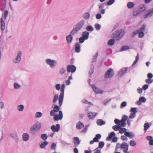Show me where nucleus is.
Masks as SVG:
<instances>
[{
	"instance_id": "f257e3e1",
	"label": "nucleus",
	"mask_w": 153,
	"mask_h": 153,
	"mask_svg": "<svg viewBox=\"0 0 153 153\" xmlns=\"http://www.w3.org/2000/svg\"><path fill=\"white\" fill-rule=\"evenodd\" d=\"M85 21L83 20H82L79 22L74 26L73 29L70 32V34L72 36L77 33L82 27Z\"/></svg>"
},
{
	"instance_id": "f03ea898",
	"label": "nucleus",
	"mask_w": 153,
	"mask_h": 153,
	"mask_svg": "<svg viewBox=\"0 0 153 153\" xmlns=\"http://www.w3.org/2000/svg\"><path fill=\"white\" fill-rule=\"evenodd\" d=\"M125 31L123 30L120 29L114 31L112 35V37L115 40L120 39L124 35Z\"/></svg>"
},
{
	"instance_id": "7ed1b4c3",
	"label": "nucleus",
	"mask_w": 153,
	"mask_h": 153,
	"mask_svg": "<svg viewBox=\"0 0 153 153\" xmlns=\"http://www.w3.org/2000/svg\"><path fill=\"white\" fill-rule=\"evenodd\" d=\"M41 127V124L40 123L38 122H36L31 126L29 131L30 133L32 135L35 134Z\"/></svg>"
},
{
	"instance_id": "20e7f679",
	"label": "nucleus",
	"mask_w": 153,
	"mask_h": 153,
	"mask_svg": "<svg viewBox=\"0 0 153 153\" xmlns=\"http://www.w3.org/2000/svg\"><path fill=\"white\" fill-rule=\"evenodd\" d=\"M65 88V85L63 84L61 85L60 88L61 93L59 96V105L60 106L62 105L63 100Z\"/></svg>"
},
{
	"instance_id": "39448f33",
	"label": "nucleus",
	"mask_w": 153,
	"mask_h": 153,
	"mask_svg": "<svg viewBox=\"0 0 153 153\" xmlns=\"http://www.w3.org/2000/svg\"><path fill=\"white\" fill-rule=\"evenodd\" d=\"M46 63L49 65L50 67L51 68H53L56 65V62L53 59H47L45 60Z\"/></svg>"
},
{
	"instance_id": "423d86ee",
	"label": "nucleus",
	"mask_w": 153,
	"mask_h": 153,
	"mask_svg": "<svg viewBox=\"0 0 153 153\" xmlns=\"http://www.w3.org/2000/svg\"><path fill=\"white\" fill-rule=\"evenodd\" d=\"M91 79H89L88 82L89 85L91 86V87L94 91L96 94H102L103 91L98 88L94 85H91L90 84Z\"/></svg>"
},
{
	"instance_id": "0eeeda50",
	"label": "nucleus",
	"mask_w": 153,
	"mask_h": 153,
	"mask_svg": "<svg viewBox=\"0 0 153 153\" xmlns=\"http://www.w3.org/2000/svg\"><path fill=\"white\" fill-rule=\"evenodd\" d=\"M114 74L113 70L112 68H111L106 72L105 75V78H110L113 76Z\"/></svg>"
},
{
	"instance_id": "6e6552de",
	"label": "nucleus",
	"mask_w": 153,
	"mask_h": 153,
	"mask_svg": "<svg viewBox=\"0 0 153 153\" xmlns=\"http://www.w3.org/2000/svg\"><path fill=\"white\" fill-rule=\"evenodd\" d=\"M76 68L73 65H68L67 66V71L68 72H71L72 73H74L76 71Z\"/></svg>"
},
{
	"instance_id": "1a4fd4ad",
	"label": "nucleus",
	"mask_w": 153,
	"mask_h": 153,
	"mask_svg": "<svg viewBox=\"0 0 153 153\" xmlns=\"http://www.w3.org/2000/svg\"><path fill=\"white\" fill-rule=\"evenodd\" d=\"M22 56V52L21 51H19L18 52L17 54V55L16 58L14 59L13 61L14 63H18L20 61L21 59Z\"/></svg>"
},
{
	"instance_id": "9d476101",
	"label": "nucleus",
	"mask_w": 153,
	"mask_h": 153,
	"mask_svg": "<svg viewBox=\"0 0 153 153\" xmlns=\"http://www.w3.org/2000/svg\"><path fill=\"white\" fill-rule=\"evenodd\" d=\"M59 109V107L58 105H56L53 107V109L50 111V114L51 116H53L55 114V112H58Z\"/></svg>"
},
{
	"instance_id": "9b49d317",
	"label": "nucleus",
	"mask_w": 153,
	"mask_h": 153,
	"mask_svg": "<svg viewBox=\"0 0 153 153\" xmlns=\"http://www.w3.org/2000/svg\"><path fill=\"white\" fill-rule=\"evenodd\" d=\"M98 114V113H95L94 112L88 111L87 116L90 119H93Z\"/></svg>"
},
{
	"instance_id": "f8f14e48",
	"label": "nucleus",
	"mask_w": 153,
	"mask_h": 153,
	"mask_svg": "<svg viewBox=\"0 0 153 153\" xmlns=\"http://www.w3.org/2000/svg\"><path fill=\"white\" fill-rule=\"evenodd\" d=\"M51 130L53 132H58L60 128V126L59 124H57L56 126L54 125H52L51 127Z\"/></svg>"
},
{
	"instance_id": "ddd939ff",
	"label": "nucleus",
	"mask_w": 153,
	"mask_h": 153,
	"mask_svg": "<svg viewBox=\"0 0 153 153\" xmlns=\"http://www.w3.org/2000/svg\"><path fill=\"white\" fill-rule=\"evenodd\" d=\"M127 70V68H123L117 74L118 76L121 77L126 72Z\"/></svg>"
},
{
	"instance_id": "4468645a",
	"label": "nucleus",
	"mask_w": 153,
	"mask_h": 153,
	"mask_svg": "<svg viewBox=\"0 0 153 153\" xmlns=\"http://www.w3.org/2000/svg\"><path fill=\"white\" fill-rule=\"evenodd\" d=\"M10 136L15 140L16 143L18 142L19 140V138L18 137L17 133H12L10 134Z\"/></svg>"
},
{
	"instance_id": "2eb2a0df",
	"label": "nucleus",
	"mask_w": 153,
	"mask_h": 153,
	"mask_svg": "<svg viewBox=\"0 0 153 153\" xmlns=\"http://www.w3.org/2000/svg\"><path fill=\"white\" fill-rule=\"evenodd\" d=\"M73 142L74 143V146L76 147L80 144V140H79L78 137H75L74 138Z\"/></svg>"
},
{
	"instance_id": "dca6fc26",
	"label": "nucleus",
	"mask_w": 153,
	"mask_h": 153,
	"mask_svg": "<svg viewBox=\"0 0 153 153\" xmlns=\"http://www.w3.org/2000/svg\"><path fill=\"white\" fill-rule=\"evenodd\" d=\"M80 44L78 42L76 43L75 45V51L76 52L79 53L80 52Z\"/></svg>"
},
{
	"instance_id": "f3484780",
	"label": "nucleus",
	"mask_w": 153,
	"mask_h": 153,
	"mask_svg": "<svg viewBox=\"0 0 153 153\" xmlns=\"http://www.w3.org/2000/svg\"><path fill=\"white\" fill-rule=\"evenodd\" d=\"M1 20L0 25L1 30V31L2 35L3 34V31L4 30L5 28V23L4 20Z\"/></svg>"
},
{
	"instance_id": "a211bd4d",
	"label": "nucleus",
	"mask_w": 153,
	"mask_h": 153,
	"mask_svg": "<svg viewBox=\"0 0 153 153\" xmlns=\"http://www.w3.org/2000/svg\"><path fill=\"white\" fill-rule=\"evenodd\" d=\"M125 135L130 138H132L135 136L134 134L132 132L127 131L125 133Z\"/></svg>"
},
{
	"instance_id": "6ab92c4d",
	"label": "nucleus",
	"mask_w": 153,
	"mask_h": 153,
	"mask_svg": "<svg viewBox=\"0 0 153 153\" xmlns=\"http://www.w3.org/2000/svg\"><path fill=\"white\" fill-rule=\"evenodd\" d=\"M153 14V8L150 9L146 14L145 18H148L151 16Z\"/></svg>"
},
{
	"instance_id": "aec40b11",
	"label": "nucleus",
	"mask_w": 153,
	"mask_h": 153,
	"mask_svg": "<svg viewBox=\"0 0 153 153\" xmlns=\"http://www.w3.org/2000/svg\"><path fill=\"white\" fill-rule=\"evenodd\" d=\"M29 136L27 133H24L22 135V140L24 141H27L29 138Z\"/></svg>"
},
{
	"instance_id": "412c9836",
	"label": "nucleus",
	"mask_w": 153,
	"mask_h": 153,
	"mask_svg": "<svg viewBox=\"0 0 153 153\" xmlns=\"http://www.w3.org/2000/svg\"><path fill=\"white\" fill-rule=\"evenodd\" d=\"M89 33L87 31H84L82 34V37L85 38V39H88L89 37Z\"/></svg>"
},
{
	"instance_id": "4be33fe9",
	"label": "nucleus",
	"mask_w": 153,
	"mask_h": 153,
	"mask_svg": "<svg viewBox=\"0 0 153 153\" xmlns=\"http://www.w3.org/2000/svg\"><path fill=\"white\" fill-rule=\"evenodd\" d=\"M84 127L83 123L80 121H79L76 124V127L77 129H80Z\"/></svg>"
},
{
	"instance_id": "5701e85b",
	"label": "nucleus",
	"mask_w": 153,
	"mask_h": 153,
	"mask_svg": "<svg viewBox=\"0 0 153 153\" xmlns=\"http://www.w3.org/2000/svg\"><path fill=\"white\" fill-rule=\"evenodd\" d=\"M66 40L68 43L71 42L73 39V37L71 34H69L66 37Z\"/></svg>"
},
{
	"instance_id": "b1692460",
	"label": "nucleus",
	"mask_w": 153,
	"mask_h": 153,
	"mask_svg": "<svg viewBox=\"0 0 153 153\" xmlns=\"http://www.w3.org/2000/svg\"><path fill=\"white\" fill-rule=\"evenodd\" d=\"M97 125L99 126H102L105 124V122L102 119H98L97 121Z\"/></svg>"
},
{
	"instance_id": "393cba45",
	"label": "nucleus",
	"mask_w": 153,
	"mask_h": 153,
	"mask_svg": "<svg viewBox=\"0 0 153 153\" xmlns=\"http://www.w3.org/2000/svg\"><path fill=\"white\" fill-rule=\"evenodd\" d=\"M101 137V135L100 134H97L95 135V136L93 138L95 141V142H99V140L100 139Z\"/></svg>"
},
{
	"instance_id": "a878e982",
	"label": "nucleus",
	"mask_w": 153,
	"mask_h": 153,
	"mask_svg": "<svg viewBox=\"0 0 153 153\" xmlns=\"http://www.w3.org/2000/svg\"><path fill=\"white\" fill-rule=\"evenodd\" d=\"M152 124L150 123L149 124L147 122L146 123H145L144 126V131L145 132H146L147 130L150 127L151 125Z\"/></svg>"
},
{
	"instance_id": "bb28decb",
	"label": "nucleus",
	"mask_w": 153,
	"mask_h": 153,
	"mask_svg": "<svg viewBox=\"0 0 153 153\" xmlns=\"http://www.w3.org/2000/svg\"><path fill=\"white\" fill-rule=\"evenodd\" d=\"M145 10L146 7H145V5L143 4H141L139 6V8L138 9V10L140 11V13L144 11Z\"/></svg>"
},
{
	"instance_id": "cd10ccee",
	"label": "nucleus",
	"mask_w": 153,
	"mask_h": 153,
	"mask_svg": "<svg viewBox=\"0 0 153 153\" xmlns=\"http://www.w3.org/2000/svg\"><path fill=\"white\" fill-rule=\"evenodd\" d=\"M48 142L47 141H44L40 145V147L41 149L44 148L48 145Z\"/></svg>"
},
{
	"instance_id": "c85d7f7f",
	"label": "nucleus",
	"mask_w": 153,
	"mask_h": 153,
	"mask_svg": "<svg viewBox=\"0 0 153 153\" xmlns=\"http://www.w3.org/2000/svg\"><path fill=\"white\" fill-rule=\"evenodd\" d=\"M115 40L114 39H111L109 40L107 43L108 45L110 46L113 45L114 43Z\"/></svg>"
},
{
	"instance_id": "c756f323",
	"label": "nucleus",
	"mask_w": 153,
	"mask_h": 153,
	"mask_svg": "<svg viewBox=\"0 0 153 153\" xmlns=\"http://www.w3.org/2000/svg\"><path fill=\"white\" fill-rule=\"evenodd\" d=\"M127 6L129 8H131L134 7V4L133 2H129L127 3Z\"/></svg>"
},
{
	"instance_id": "7c9ffc66",
	"label": "nucleus",
	"mask_w": 153,
	"mask_h": 153,
	"mask_svg": "<svg viewBox=\"0 0 153 153\" xmlns=\"http://www.w3.org/2000/svg\"><path fill=\"white\" fill-rule=\"evenodd\" d=\"M59 99V97H58V94H56L54 96L53 98V102L54 103L56 102Z\"/></svg>"
},
{
	"instance_id": "2f4dec72",
	"label": "nucleus",
	"mask_w": 153,
	"mask_h": 153,
	"mask_svg": "<svg viewBox=\"0 0 153 153\" xmlns=\"http://www.w3.org/2000/svg\"><path fill=\"white\" fill-rule=\"evenodd\" d=\"M24 106L22 104L18 105L17 106V108L18 111H22L24 110Z\"/></svg>"
},
{
	"instance_id": "473e14b6",
	"label": "nucleus",
	"mask_w": 153,
	"mask_h": 153,
	"mask_svg": "<svg viewBox=\"0 0 153 153\" xmlns=\"http://www.w3.org/2000/svg\"><path fill=\"white\" fill-rule=\"evenodd\" d=\"M90 16V13L88 12L85 13L83 15V17L85 19H87Z\"/></svg>"
},
{
	"instance_id": "72a5a7b5",
	"label": "nucleus",
	"mask_w": 153,
	"mask_h": 153,
	"mask_svg": "<svg viewBox=\"0 0 153 153\" xmlns=\"http://www.w3.org/2000/svg\"><path fill=\"white\" fill-rule=\"evenodd\" d=\"M129 49V47L127 45H125L123 46L120 49V51H125L128 50Z\"/></svg>"
},
{
	"instance_id": "f704fd0d",
	"label": "nucleus",
	"mask_w": 153,
	"mask_h": 153,
	"mask_svg": "<svg viewBox=\"0 0 153 153\" xmlns=\"http://www.w3.org/2000/svg\"><path fill=\"white\" fill-rule=\"evenodd\" d=\"M126 130V129L125 128H122V127H121V128L119 129V132L120 134H123V133H125L126 132H127Z\"/></svg>"
},
{
	"instance_id": "c9c22d12",
	"label": "nucleus",
	"mask_w": 153,
	"mask_h": 153,
	"mask_svg": "<svg viewBox=\"0 0 153 153\" xmlns=\"http://www.w3.org/2000/svg\"><path fill=\"white\" fill-rule=\"evenodd\" d=\"M112 128L114 131H117L121 128V126L119 125H115L113 126Z\"/></svg>"
},
{
	"instance_id": "e433bc0d",
	"label": "nucleus",
	"mask_w": 153,
	"mask_h": 153,
	"mask_svg": "<svg viewBox=\"0 0 153 153\" xmlns=\"http://www.w3.org/2000/svg\"><path fill=\"white\" fill-rule=\"evenodd\" d=\"M98 56V53L97 52L96 53V54L95 55L93 56V58L92 60V62L94 63L95 61L97 59V57Z\"/></svg>"
},
{
	"instance_id": "4c0bfd02",
	"label": "nucleus",
	"mask_w": 153,
	"mask_h": 153,
	"mask_svg": "<svg viewBox=\"0 0 153 153\" xmlns=\"http://www.w3.org/2000/svg\"><path fill=\"white\" fill-rule=\"evenodd\" d=\"M130 111L133 113V114H136V113L137 112V108H132L130 110Z\"/></svg>"
},
{
	"instance_id": "58836bf2",
	"label": "nucleus",
	"mask_w": 153,
	"mask_h": 153,
	"mask_svg": "<svg viewBox=\"0 0 153 153\" xmlns=\"http://www.w3.org/2000/svg\"><path fill=\"white\" fill-rule=\"evenodd\" d=\"M82 102L83 103L88 104L91 105H93V104L92 103H91V102H88V101H87V100L85 99L82 100Z\"/></svg>"
},
{
	"instance_id": "ea45409f",
	"label": "nucleus",
	"mask_w": 153,
	"mask_h": 153,
	"mask_svg": "<svg viewBox=\"0 0 153 153\" xmlns=\"http://www.w3.org/2000/svg\"><path fill=\"white\" fill-rule=\"evenodd\" d=\"M53 116H54L53 117V120L55 121H57L59 120H60V116L58 114H55Z\"/></svg>"
},
{
	"instance_id": "a19ab883",
	"label": "nucleus",
	"mask_w": 153,
	"mask_h": 153,
	"mask_svg": "<svg viewBox=\"0 0 153 153\" xmlns=\"http://www.w3.org/2000/svg\"><path fill=\"white\" fill-rule=\"evenodd\" d=\"M94 27L96 30H99L101 28V26L100 24L97 23L95 25Z\"/></svg>"
},
{
	"instance_id": "79ce46f5",
	"label": "nucleus",
	"mask_w": 153,
	"mask_h": 153,
	"mask_svg": "<svg viewBox=\"0 0 153 153\" xmlns=\"http://www.w3.org/2000/svg\"><path fill=\"white\" fill-rule=\"evenodd\" d=\"M126 125V122L121 120H120V124H119V125L121 127H125Z\"/></svg>"
},
{
	"instance_id": "37998d69",
	"label": "nucleus",
	"mask_w": 153,
	"mask_h": 153,
	"mask_svg": "<svg viewBox=\"0 0 153 153\" xmlns=\"http://www.w3.org/2000/svg\"><path fill=\"white\" fill-rule=\"evenodd\" d=\"M105 143L103 141L99 142V143L98 148L102 149L104 146Z\"/></svg>"
},
{
	"instance_id": "c03bdc74",
	"label": "nucleus",
	"mask_w": 153,
	"mask_h": 153,
	"mask_svg": "<svg viewBox=\"0 0 153 153\" xmlns=\"http://www.w3.org/2000/svg\"><path fill=\"white\" fill-rule=\"evenodd\" d=\"M94 65H93L92 64L91 68H90V71L89 72V74H90V75L91 76V75L94 72ZM91 77V76H90Z\"/></svg>"
},
{
	"instance_id": "a18cd8bd",
	"label": "nucleus",
	"mask_w": 153,
	"mask_h": 153,
	"mask_svg": "<svg viewBox=\"0 0 153 153\" xmlns=\"http://www.w3.org/2000/svg\"><path fill=\"white\" fill-rule=\"evenodd\" d=\"M42 114L40 112H37L36 113L35 115V118H39L42 116Z\"/></svg>"
},
{
	"instance_id": "49530a36",
	"label": "nucleus",
	"mask_w": 153,
	"mask_h": 153,
	"mask_svg": "<svg viewBox=\"0 0 153 153\" xmlns=\"http://www.w3.org/2000/svg\"><path fill=\"white\" fill-rule=\"evenodd\" d=\"M41 138L44 140H45L48 138V136L46 134H42L41 135Z\"/></svg>"
},
{
	"instance_id": "de8ad7c7",
	"label": "nucleus",
	"mask_w": 153,
	"mask_h": 153,
	"mask_svg": "<svg viewBox=\"0 0 153 153\" xmlns=\"http://www.w3.org/2000/svg\"><path fill=\"white\" fill-rule=\"evenodd\" d=\"M140 13V11H139L138 10H134L133 12V15L134 16H138Z\"/></svg>"
},
{
	"instance_id": "09e8293b",
	"label": "nucleus",
	"mask_w": 153,
	"mask_h": 153,
	"mask_svg": "<svg viewBox=\"0 0 153 153\" xmlns=\"http://www.w3.org/2000/svg\"><path fill=\"white\" fill-rule=\"evenodd\" d=\"M65 72V68L64 67H62L59 71V73L61 75H63Z\"/></svg>"
},
{
	"instance_id": "8fccbe9b",
	"label": "nucleus",
	"mask_w": 153,
	"mask_h": 153,
	"mask_svg": "<svg viewBox=\"0 0 153 153\" xmlns=\"http://www.w3.org/2000/svg\"><path fill=\"white\" fill-rule=\"evenodd\" d=\"M146 83L149 84H151L153 82V79H147L145 80Z\"/></svg>"
},
{
	"instance_id": "3c124183",
	"label": "nucleus",
	"mask_w": 153,
	"mask_h": 153,
	"mask_svg": "<svg viewBox=\"0 0 153 153\" xmlns=\"http://www.w3.org/2000/svg\"><path fill=\"white\" fill-rule=\"evenodd\" d=\"M86 29L87 31H92L94 30L93 27L91 25L88 26L86 28Z\"/></svg>"
},
{
	"instance_id": "603ef678",
	"label": "nucleus",
	"mask_w": 153,
	"mask_h": 153,
	"mask_svg": "<svg viewBox=\"0 0 153 153\" xmlns=\"http://www.w3.org/2000/svg\"><path fill=\"white\" fill-rule=\"evenodd\" d=\"M130 144L132 146H134L136 144V142L133 140H131L130 141Z\"/></svg>"
},
{
	"instance_id": "864d4df0",
	"label": "nucleus",
	"mask_w": 153,
	"mask_h": 153,
	"mask_svg": "<svg viewBox=\"0 0 153 153\" xmlns=\"http://www.w3.org/2000/svg\"><path fill=\"white\" fill-rule=\"evenodd\" d=\"M114 1L115 0H109V1L107 2L106 5H111L114 3Z\"/></svg>"
},
{
	"instance_id": "5fc2aeb1",
	"label": "nucleus",
	"mask_w": 153,
	"mask_h": 153,
	"mask_svg": "<svg viewBox=\"0 0 153 153\" xmlns=\"http://www.w3.org/2000/svg\"><path fill=\"white\" fill-rule=\"evenodd\" d=\"M86 40L85 38H83L82 37H80L79 39V44L82 43H83L85 41V40Z\"/></svg>"
},
{
	"instance_id": "6e6d98bb",
	"label": "nucleus",
	"mask_w": 153,
	"mask_h": 153,
	"mask_svg": "<svg viewBox=\"0 0 153 153\" xmlns=\"http://www.w3.org/2000/svg\"><path fill=\"white\" fill-rule=\"evenodd\" d=\"M89 125H90V124H88V125H87L86 126H85L84 127V128L82 130V131L83 132H86L87 131V130H88V126H89Z\"/></svg>"
},
{
	"instance_id": "4d7b16f0",
	"label": "nucleus",
	"mask_w": 153,
	"mask_h": 153,
	"mask_svg": "<svg viewBox=\"0 0 153 153\" xmlns=\"http://www.w3.org/2000/svg\"><path fill=\"white\" fill-rule=\"evenodd\" d=\"M111 100V99H110L105 100L103 102L104 105H106L108 103L110 102Z\"/></svg>"
},
{
	"instance_id": "13d9d810",
	"label": "nucleus",
	"mask_w": 153,
	"mask_h": 153,
	"mask_svg": "<svg viewBox=\"0 0 153 153\" xmlns=\"http://www.w3.org/2000/svg\"><path fill=\"white\" fill-rule=\"evenodd\" d=\"M56 144L55 143H53L52 144L51 149V150H55L56 149Z\"/></svg>"
},
{
	"instance_id": "bf43d9fd",
	"label": "nucleus",
	"mask_w": 153,
	"mask_h": 153,
	"mask_svg": "<svg viewBox=\"0 0 153 153\" xmlns=\"http://www.w3.org/2000/svg\"><path fill=\"white\" fill-rule=\"evenodd\" d=\"M3 9L6 6V0H3V2L1 4Z\"/></svg>"
},
{
	"instance_id": "052dcab7",
	"label": "nucleus",
	"mask_w": 153,
	"mask_h": 153,
	"mask_svg": "<svg viewBox=\"0 0 153 153\" xmlns=\"http://www.w3.org/2000/svg\"><path fill=\"white\" fill-rule=\"evenodd\" d=\"M139 99L141 101L143 102H145L146 101V98L143 97H142L139 98Z\"/></svg>"
},
{
	"instance_id": "680f3d73",
	"label": "nucleus",
	"mask_w": 153,
	"mask_h": 153,
	"mask_svg": "<svg viewBox=\"0 0 153 153\" xmlns=\"http://www.w3.org/2000/svg\"><path fill=\"white\" fill-rule=\"evenodd\" d=\"M127 145H128L127 143L126 142H123L121 145V148L123 149V148H124V147H126Z\"/></svg>"
},
{
	"instance_id": "e2e57ef3",
	"label": "nucleus",
	"mask_w": 153,
	"mask_h": 153,
	"mask_svg": "<svg viewBox=\"0 0 153 153\" xmlns=\"http://www.w3.org/2000/svg\"><path fill=\"white\" fill-rule=\"evenodd\" d=\"M61 87V85L59 84H57L56 85L55 88L56 90L59 91L60 90Z\"/></svg>"
},
{
	"instance_id": "0e129e2a",
	"label": "nucleus",
	"mask_w": 153,
	"mask_h": 153,
	"mask_svg": "<svg viewBox=\"0 0 153 153\" xmlns=\"http://www.w3.org/2000/svg\"><path fill=\"white\" fill-rule=\"evenodd\" d=\"M149 87V85L148 84H146L144 85L142 87V88L144 90H146Z\"/></svg>"
},
{
	"instance_id": "69168bd1",
	"label": "nucleus",
	"mask_w": 153,
	"mask_h": 153,
	"mask_svg": "<svg viewBox=\"0 0 153 153\" xmlns=\"http://www.w3.org/2000/svg\"><path fill=\"white\" fill-rule=\"evenodd\" d=\"M136 117V114H133V113H131L129 115V118L133 119Z\"/></svg>"
},
{
	"instance_id": "338daca9",
	"label": "nucleus",
	"mask_w": 153,
	"mask_h": 153,
	"mask_svg": "<svg viewBox=\"0 0 153 153\" xmlns=\"http://www.w3.org/2000/svg\"><path fill=\"white\" fill-rule=\"evenodd\" d=\"M104 3H100L98 4V8L99 9H101L104 7Z\"/></svg>"
},
{
	"instance_id": "774afa93",
	"label": "nucleus",
	"mask_w": 153,
	"mask_h": 153,
	"mask_svg": "<svg viewBox=\"0 0 153 153\" xmlns=\"http://www.w3.org/2000/svg\"><path fill=\"white\" fill-rule=\"evenodd\" d=\"M148 79H152L153 77V74L151 73H148L147 75Z\"/></svg>"
}]
</instances>
